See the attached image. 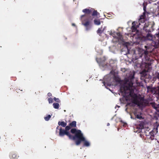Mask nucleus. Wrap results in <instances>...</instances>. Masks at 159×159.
<instances>
[{
	"instance_id": "obj_1",
	"label": "nucleus",
	"mask_w": 159,
	"mask_h": 159,
	"mask_svg": "<svg viewBox=\"0 0 159 159\" xmlns=\"http://www.w3.org/2000/svg\"><path fill=\"white\" fill-rule=\"evenodd\" d=\"M134 75V73L132 72L126 74L124 80V84L120 87V91L122 93L125 94L127 91L130 92L129 95L132 98V102L138 106H142L144 101L143 97L140 95L138 96L131 90L133 87Z\"/></svg>"
},
{
	"instance_id": "obj_2",
	"label": "nucleus",
	"mask_w": 159,
	"mask_h": 159,
	"mask_svg": "<svg viewBox=\"0 0 159 159\" xmlns=\"http://www.w3.org/2000/svg\"><path fill=\"white\" fill-rule=\"evenodd\" d=\"M70 132L71 134H75V142L76 145H80L82 142H84V146L89 147L90 145V143L86 140L80 130L73 128L71 129Z\"/></svg>"
},
{
	"instance_id": "obj_3",
	"label": "nucleus",
	"mask_w": 159,
	"mask_h": 159,
	"mask_svg": "<svg viewBox=\"0 0 159 159\" xmlns=\"http://www.w3.org/2000/svg\"><path fill=\"white\" fill-rule=\"evenodd\" d=\"M148 52L147 50H143L141 54L139 55L140 57H143L142 59L143 62L145 61V69H144L146 70L147 71H149L151 69V66L152 61L153 60L152 59H150L149 57L148 56Z\"/></svg>"
},
{
	"instance_id": "obj_4",
	"label": "nucleus",
	"mask_w": 159,
	"mask_h": 159,
	"mask_svg": "<svg viewBox=\"0 0 159 159\" xmlns=\"http://www.w3.org/2000/svg\"><path fill=\"white\" fill-rule=\"evenodd\" d=\"M93 9V10L92 12V16H89L88 18L84 20L82 22V24L85 27L87 30H89L91 27V24L93 18V16H97L98 13L97 11Z\"/></svg>"
},
{
	"instance_id": "obj_5",
	"label": "nucleus",
	"mask_w": 159,
	"mask_h": 159,
	"mask_svg": "<svg viewBox=\"0 0 159 159\" xmlns=\"http://www.w3.org/2000/svg\"><path fill=\"white\" fill-rule=\"evenodd\" d=\"M70 129L69 126H66L65 129H63L61 128L59 129V135L61 137H63L65 135H67L69 138V139L73 140H75V134H74V135H72L69 131Z\"/></svg>"
},
{
	"instance_id": "obj_6",
	"label": "nucleus",
	"mask_w": 159,
	"mask_h": 159,
	"mask_svg": "<svg viewBox=\"0 0 159 159\" xmlns=\"http://www.w3.org/2000/svg\"><path fill=\"white\" fill-rule=\"evenodd\" d=\"M154 23L153 22H146L144 26L143 29L146 32H150L154 30L153 28Z\"/></svg>"
},
{
	"instance_id": "obj_7",
	"label": "nucleus",
	"mask_w": 159,
	"mask_h": 159,
	"mask_svg": "<svg viewBox=\"0 0 159 159\" xmlns=\"http://www.w3.org/2000/svg\"><path fill=\"white\" fill-rule=\"evenodd\" d=\"M139 25L137 22L133 21L132 23V26L131 27V30L132 32H136V33L138 32L137 28L139 27Z\"/></svg>"
},
{
	"instance_id": "obj_8",
	"label": "nucleus",
	"mask_w": 159,
	"mask_h": 159,
	"mask_svg": "<svg viewBox=\"0 0 159 159\" xmlns=\"http://www.w3.org/2000/svg\"><path fill=\"white\" fill-rule=\"evenodd\" d=\"M155 137L153 131H151L149 133V135L147 136L146 139H147L148 142L149 143H151V141L154 139Z\"/></svg>"
},
{
	"instance_id": "obj_9",
	"label": "nucleus",
	"mask_w": 159,
	"mask_h": 159,
	"mask_svg": "<svg viewBox=\"0 0 159 159\" xmlns=\"http://www.w3.org/2000/svg\"><path fill=\"white\" fill-rule=\"evenodd\" d=\"M145 18V12H144L143 13V15L140 16V18L139 20V22L138 23L139 25H140L141 23H143L144 22Z\"/></svg>"
},
{
	"instance_id": "obj_10",
	"label": "nucleus",
	"mask_w": 159,
	"mask_h": 159,
	"mask_svg": "<svg viewBox=\"0 0 159 159\" xmlns=\"http://www.w3.org/2000/svg\"><path fill=\"white\" fill-rule=\"evenodd\" d=\"M93 9L92 8L91 9H85L83 10L82 11L87 16L88 18L90 16V14L92 13Z\"/></svg>"
},
{
	"instance_id": "obj_11",
	"label": "nucleus",
	"mask_w": 159,
	"mask_h": 159,
	"mask_svg": "<svg viewBox=\"0 0 159 159\" xmlns=\"http://www.w3.org/2000/svg\"><path fill=\"white\" fill-rule=\"evenodd\" d=\"M148 71H147L146 70H143L141 72L140 74H141V79H143L144 78H145L147 75V73Z\"/></svg>"
},
{
	"instance_id": "obj_12",
	"label": "nucleus",
	"mask_w": 159,
	"mask_h": 159,
	"mask_svg": "<svg viewBox=\"0 0 159 159\" xmlns=\"http://www.w3.org/2000/svg\"><path fill=\"white\" fill-rule=\"evenodd\" d=\"M66 126H69L70 129L71 128H75L76 127V122L75 121H73L69 124V125Z\"/></svg>"
},
{
	"instance_id": "obj_13",
	"label": "nucleus",
	"mask_w": 159,
	"mask_h": 159,
	"mask_svg": "<svg viewBox=\"0 0 159 159\" xmlns=\"http://www.w3.org/2000/svg\"><path fill=\"white\" fill-rule=\"evenodd\" d=\"M9 156L11 159H17L18 157L17 155L13 152L10 153Z\"/></svg>"
},
{
	"instance_id": "obj_14",
	"label": "nucleus",
	"mask_w": 159,
	"mask_h": 159,
	"mask_svg": "<svg viewBox=\"0 0 159 159\" xmlns=\"http://www.w3.org/2000/svg\"><path fill=\"white\" fill-rule=\"evenodd\" d=\"M144 123L143 122H141L137 126V128L141 130L144 128Z\"/></svg>"
},
{
	"instance_id": "obj_15",
	"label": "nucleus",
	"mask_w": 159,
	"mask_h": 159,
	"mask_svg": "<svg viewBox=\"0 0 159 159\" xmlns=\"http://www.w3.org/2000/svg\"><path fill=\"white\" fill-rule=\"evenodd\" d=\"M58 124L59 125H61L62 127H66V126L67 123H66L64 122V121H59L58 123Z\"/></svg>"
},
{
	"instance_id": "obj_16",
	"label": "nucleus",
	"mask_w": 159,
	"mask_h": 159,
	"mask_svg": "<svg viewBox=\"0 0 159 159\" xmlns=\"http://www.w3.org/2000/svg\"><path fill=\"white\" fill-rule=\"evenodd\" d=\"M94 24L96 25H99L101 24V22L99 19H95L94 20Z\"/></svg>"
},
{
	"instance_id": "obj_17",
	"label": "nucleus",
	"mask_w": 159,
	"mask_h": 159,
	"mask_svg": "<svg viewBox=\"0 0 159 159\" xmlns=\"http://www.w3.org/2000/svg\"><path fill=\"white\" fill-rule=\"evenodd\" d=\"M146 38L148 40H152V34L150 33H148L147 34V35L146 36Z\"/></svg>"
},
{
	"instance_id": "obj_18",
	"label": "nucleus",
	"mask_w": 159,
	"mask_h": 159,
	"mask_svg": "<svg viewBox=\"0 0 159 159\" xmlns=\"http://www.w3.org/2000/svg\"><path fill=\"white\" fill-rule=\"evenodd\" d=\"M155 38L156 40V44H157V45L159 46V34L156 35Z\"/></svg>"
},
{
	"instance_id": "obj_19",
	"label": "nucleus",
	"mask_w": 159,
	"mask_h": 159,
	"mask_svg": "<svg viewBox=\"0 0 159 159\" xmlns=\"http://www.w3.org/2000/svg\"><path fill=\"white\" fill-rule=\"evenodd\" d=\"M53 107L56 109H58L59 107V104L58 103H55L53 104Z\"/></svg>"
},
{
	"instance_id": "obj_20",
	"label": "nucleus",
	"mask_w": 159,
	"mask_h": 159,
	"mask_svg": "<svg viewBox=\"0 0 159 159\" xmlns=\"http://www.w3.org/2000/svg\"><path fill=\"white\" fill-rule=\"evenodd\" d=\"M134 115H135V118H137V119H143V118L142 116L141 115V114H135V113L134 114Z\"/></svg>"
},
{
	"instance_id": "obj_21",
	"label": "nucleus",
	"mask_w": 159,
	"mask_h": 159,
	"mask_svg": "<svg viewBox=\"0 0 159 159\" xmlns=\"http://www.w3.org/2000/svg\"><path fill=\"white\" fill-rule=\"evenodd\" d=\"M102 27L100 28H99L97 31V33L99 34V35H100V34H101L103 32V31L102 30Z\"/></svg>"
},
{
	"instance_id": "obj_22",
	"label": "nucleus",
	"mask_w": 159,
	"mask_h": 159,
	"mask_svg": "<svg viewBox=\"0 0 159 159\" xmlns=\"http://www.w3.org/2000/svg\"><path fill=\"white\" fill-rule=\"evenodd\" d=\"M51 117L50 115H48L44 117V119L46 121H48Z\"/></svg>"
},
{
	"instance_id": "obj_23",
	"label": "nucleus",
	"mask_w": 159,
	"mask_h": 159,
	"mask_svg": "<svg viewBox=\"0 0 159 159\" xmlns=\"http://www.w3.org/2000/svg\"><path fill=\"white\" fill-rule=\"evenodd\" d=\"M53 99L55 102H56L58 103H59L61 102L60 100H59V99L58 98H56L54 97L53 98Z\"/></svg>"
},
{
	"instance_id": "obj_24",
	"label": "nucleus",
	"mask_w": 159,
	"mask_h": 159,
	"mask_svg": "<svg viewBox=\"0 0 159 159\" xmlns=\"http://www.w3.org/2000/svg\"><path fill=\"white\" fill-rule=\"evenodd\" d=\"M48 101L49 103H52L53 102V99L51 98H48Z\"/></svg>"
},
{
	"instance_id": "obj_25",
	"label": "nucleus",
	"mask_w": 159,
	"mask_h": 159,
	"mask_svg": "<svg viewBox=\"0 0 159 159\" xmlns=\"http://www.w3.org/2000/svg\"><path fill=\"white\" fill-rule=\"evenodd\" d=\"M155 125L154 126V129H156V130H157L158 127L159 126V125H158L157 124V123H156Z\"/></svg>"
},
{
	"instance_id": "obj_26",
	"label": "nucleus",
	"mask_w": 159,
	"mask_h": 159,
	"mask_svg": "<svg viewBox=\"0 0 159 159\" xmlns=\"http://www.w3.org/2000/svg\"><path fill=\"white\" fill-rule=\"evenodd\" d=\"M114 79L116 81L119 82V78L116 77L115 76Z\"/></svg>"
},
{
	"instance_id": "obj_27",
	"label": "nucleus",
	"mask_w": 159,
	"mask_h": 159,
	"mask_svg": "<svg viewBox=\"0 0 159 159\" xmlns=\"http://www.w3.org/2000/svg\"><path fill=\"white\" fill-rule=\"evenodd\" d=\"M152 107L155 109H157V107L156 106L155 104V103L152 104Z\"/></svg>"
},
{
	"instance_id": "obj_28",
	"label": "nucleus",
	"mask_w": 159,
	"mask_h": 159,
	"mask_svg": "<svg viewBox=\"0 0 159 159\" xmlns=\"http://www.w3.org/2000/svg\"><path fill=\"white\" fill-rule=\"evenodd\" d=\"M143 10H144V12H145V14L146 12V7L145 6H143Z\"/></svg>"
},
{
	"instance_id": "obj_29",
	"label": "nucleus",
	"mask_w": 159,
	"mask_h": 159,
	"mask_svg": "<svg viewBox=\"0 0 159 159\" xmlns=\"http://www.w3.org/2000/svg\"><path fill=\"white\" fill-rule=\"evenodd\" d=\"M156 77L157 79H159V73H157Z\"/></svg>"
},
{
	"instance_id": "obj_30",
	"label": "nucleus",
	"mask_w": 159,
	"mask_h": 159,
	"mask_svg": "<svg viewBox=\"0 0 159 159\" xmlns=\"http://www.w3.org/2000/svg\"><path fill=\"white\" fill-rule=\"evenodd\" d=\"M157 0H148V1L149 2V3H151V2H154L156 1Z\"/></svg>"
},
{
	"instance_id": "obj_31",
	"label": "nucleus",
	"mask_w": 159,
	"mask_h": 159,
	"mask_svg": "<svg viewBox=\"0 0 159 159\" xmlns=\"http://www.w3.org/2000/svg\"><path fill=\"white\" fill-rule=\"evenodd\" d=\"M48 96L49 97H50V96H52V94L51 93H48Z\"/></svg>"
},
{
	"instance_id": "obj_32",
	"label": "nucleus",
	"mask_w": 159,
	"mask_h": 159,
	"mask_svg": "<svg viewBox=\"0 0 159 159\" xmlns=\"http://www.w3.org/2000/svg\"><path fill=\"white\" fill-rule=\"evenodd\" d=\"M157 12L158 14L159 15V3L158 6L157 7Z\"/></svg>"
},
{
	"instance_id": "obj_33",
	"label": "nucleus",
	"mask_w": 159,
	"mask_h": 159,
	"mask_svg": "<svg viewBox=\"0 0 159 159\" xmlns=\"http://www.w3.org/2000/svg\"><path fill=\"white\" fill-rule=\"evenodd\" d=\"M84 16H86L87 17V16L85 14V15H82V16H81V18H82V17H84Z\"/></svg>"
},
{
	"instance_id": "obj_34",
	"label": "nucleus",
	"mask_w": 159,
	"mask_h": 159,
	"mask_svg": "<svg viewBox=\"0 0 159 159\" xmlns=\"http://www.w3.org/2000/svg\"><path fill=\"white\" fill-rule=\"evenodd\" d=\"M72 25L73 26H75V24H74V23H72Z\"/></svg>"
},
{
	"instance_id": "obj_35",
	"label": "nucleus",
	"mask_w": 159,
	"mask_h": 159,
	"mask_svg": "<svg viewBox=\"0 0 159 159\" xmlns=\"http://www.w3.org/2000/svg\"><path fill=\"white\" fill-rule=\"evenodd\" d=\"M130 104V103H128L127 104V105H129Z\"/></svg>"
},
{
	"instance_id": "obj_36",
	"label": "nucleus",
	"mask_w": 159,
	"mask_h": 159,
	"mask_svg": "<svg viewBox=\"0 0 159 159\" xmlns=\"http://www.w3.org/2000/svg\"><path fill=\"white\" fill-rule=\"evenodd\" d=\"M110 125L109 123H108L107 124V125L108 126V125Z\"/></svg>"
},
{
	"instance_id": "obj_37",
	"label": "nucleus",
	"mask_w": 159,
	"mask_h": 159,
	"mask_svg": "<svg viewBox=\"0 0 159 159\" xmlns=\"http://www.w3.org/2000/svg\"><path fill=\"white\" fill-rule=\"evenodd\" d=\"M149 86H148L147 87V88L148 89V88H149Z\"/></svg>"
},
{
	"instance_id": "obj_38",
	"label": "nucleus",
	"mask_w": 159,
	"mask_h": 159,
	"mask_svg": "<svg viewBox=\"0 0 159 159\" xmlns=\"http://www.w3.org/2000/svg\"><path fill=\"white\" fill-rule=\"evenodd\" d=\"M58 128V126H57V129Z\"/></svg>"
},
{
	"instance_id": "obj_39",
	"label": "nucleus",
	"mask_w": 159,
	"mask_h": 159,
	"mask_svg": "<svg viewBox=\"0 0 159 159\" xmlns=\"http://www.w3.org/2000/svg\"><path fill=\"white\" fill-rule=\"evenodd\" d=\"M145 48H146L147 47V46H145Z\"/></svg>"
}]
</instances>
